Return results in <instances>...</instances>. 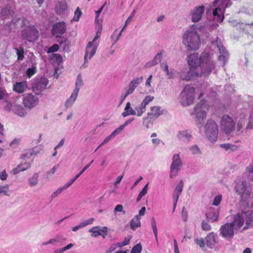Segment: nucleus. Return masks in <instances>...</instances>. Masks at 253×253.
<instances>
[{
  "label": "nucleus",
  "instance_id": "nucleus-1",
  "mask_svg": "<svg viewBox=\"0 0 253 253\" xmlns=\"http://www.w3.org/2000/svg\"><path fill=\"white\" fill-rule=\"evenodd\" d=\"M187 61L189 67L200 71L202 68L209 69L210 73L215 67V62L211 60L208 53L203 52L200 56L197 53L191 54L187 57Z\"/></svg>",
  "mask_w": 253,
  "mask_h": 253
},
{
  "label": "nucleus",
  "instance_id": "nucleus-2",
  "mask_svg": "<svg viewBox=\"0 0 253 253\" xmlns=\"http://www.w3.org/2000/svg\"><path fill=\"white\" fill-rule=\"evenodd\" d=\"M197 28V25H192L182 36V42L188 50L194 51L199 48L200 39Z\"/></svg>",
  "mask_w": 253,
  "mask_h": 253
},
{
  "label": "nucleus",
  "instance_id": "nucleus-3",
  "mask_svg": "<svg viewBox=\"0 0 253 253\" xmlns=\"http://www.w3.org/2000/svg\"><path fill=\"white\" fill-rule=\"evenodd\" d=\"M245 222V225L243 227V230L253 227V211H242L234 215V220L230 223L236 232L243 227Z\"/></svg>",
  "mask_w": 253,
  "mask_h": 253
},
{
  "label": "nucleus",
  "instance_id": "nucleus-4",
  "mask_svg": "<svg viewBox=\"0 0 253 253\" xmlns=\"http://www.w3.org/2000/svg\"><path fill=\"white\" fill-rule=\"evenodd\" d=\"M232 4L230 0H215L212 6L207 10V14L212 13L213 19L218 22H221L224 19V12L225 8Z\"/></svg>",
  "mask_w": 253,
  "mask_h": 253
},
{
  "label": "nucleus",
  "instance_id": "nucleus-5",
  "mask_svg": "<svg viewBox=\"0 0 253 253\" xmlns=\"http://www.w3.org/2000/svg\"><path fill=\"white\" fill-rule=\"evenodd\" d=\"M208 110L209 105L204 100H202L194 107V114L196 116L195 121L197 126L199 128L203 126V123Z\"/></svg>",
  "mask_w": 253,
  "mask_h": 253
},
{
  "label": "nucleus",
  "instance_id": "nucleus-6",
  "mask_svg": "<svg viewBox=\"0 0 253 253\" xmlns=\"http://www.w3.org/2000/svg\"><path fill=\"white\" fill-rule=\"evenodd\" d=\"M210 74V70L209 69L202 68L200 71L196 68L189 67V70L188 71L184 69L180 71L179 77L181 80L183 81H189L196 77L208 76Z\"/></svg>",
  "mask_w": 253,
  "mask_h": 253
},
{
  "label": "nucleus",
  "instance_id": "nucleus-7",
  "mask_svg": "<svg viewBox=\"0 0 253 253\" xmlns=\"http://www.w3.org/2000/svg\"><path fill=\"white\" fill-rule=\"evenodd\" d=\"M195 98V88L190 85H186L179 96L180 103L187 106L192 104Z\"/></svg>",
  "mask_w": 253,
  "mask_h": 253
},
{
  "label": "nucleus",
  "instance_id": "nucleus-8",
  "mask_svg": "<svg viewBox=\"0 0 253 253\" xmlns=\"http://www.w3.org/2000/svg\"><path fill=\"white\" fill-rule=\"evenodd\" d=\"M205 132L210 141L212 143L216 141L218 129L216 123L211 120H208L205 126Z\"/></svg>",
  "mask_w": 253,
  "mask_h": 253
},
{
  "label": "nucleus",
  "instance_id": "nucleus-9",
  "mask_svg": "<svg viewBox=\"0 0 253 253\" xmlns=\"http://www.w3.org/2000/svg\"><path fill=\"white\" fill-rule=\"evenodd\" d=\"M221 130L226 134H229L235 128V123L233 119L229 116L223 115L220 121Z\"/></svg>",
  "mask_w": 253,
  "mask_h": 253
},
{
  "label": "nucleus",
  "instance_id": "nucleus-10",
  "mask_svg": "<svg viewBox=\"0 0 253 253\" xmlns=\"http://www.w3.org/2000/svg\"><path fill=\"white\" fill-rule=\"evenodd\" d=\"M218 38L216 41L212 42V46L214 48H216L218 50L220 55L218 57V60L221 62V64L224 66L228 58V53L225 48L223 46L220 41H218Z\"/></svg>",
  "mask_w": 253,
  "mask_h": 253
},
{
  "label": "nucleus",
  "instance_id": "nucleus-11",
  "mask_svg": "<svg viewBox=\"0 0 253 253\" xmlns=\"http://www.w3.org/2000/svg\"><path fill=\"white\" fill-rule=\"evenodd\" d=\"M22 37L30 42L36 41L39 37V31L34 26L25 27L22 32Z\"/></svg>",
  "mask_w": 253,
  "mask_h": 253
},
{
  "label": "nucleus",
  "instance_id": "nucleus-12",
  "mask_svg": "<svg viewBox=\"0 0 253 253\" xmlns=\"http://www.w3.org/2000/svg\"><path fill=\"white\" fill-rule=\"evenodd\" d=\"M23 103L26 108L31 109L39 103L38 95L36 93H25L23 95Z\"/></svg>",
  "mask_w": 253,
  "mask_h": 253
},
{
  "label": "nucleus",
  "instance_id": "nucleus-13",
  "mask_svg": "<svg viewBox=\"0 0 253 253\" xmlns=\"http://www.w3.org/2000/svg\"><path fill=\"white\" fill-rule=\"evenodd\" d=\"M235 190L236 193L242 195V200L247 201L251 195V192L247 189V183L244 180H238L236 182Z\"/></svg>",
  "mask_w": 253,
  "mask_h": 253
},
{
  "label": "nucleus",
  "instance_id": "nucleus-14",
  "mask_svg": "<svg viewBox=\"0 0 253 253\" xmlns=\"http://www.w3.org/2000/svg\"><path fill=\"white\" fill-rule=\"evenodd\" d=\"M182 165V163L179 154H174L172 157V162L170 167V178H172L177 175Z\"/></svg>",
  "mask_w": 253,
  "mask_h": 253
},
{
  "label": "nucleus",
  "instance_id": "nucleus-15",
  "mask_svg": "<svg viewBox=\"0 0 253 253\" xmlns=\"http://www.w3.org/2000/svg\"><path fill=\"white\" fill-rule=\"evenodd\" d=\"M98 46V43L93 44L92 42H88L85 48V53L84 56V63L83 66L85 68L87 67V59H90L95 54Z\"/></svg>",
  "mask_w": 253,
  "mask_h": 253
},
{
  "label": "nucleus",
  "instance_id": "nucleus-16",
  "mask_svg": "<svg viewBox=\"0 0 253 253\" xmlns=\"http://www.w3.org/2000/svg\"><path fill=\"white\" fill-rule=\"evenodd\" d=\"M234 229L231 223H226L220 228V231L221 236L226 239L233 238L234 233Z\"/></svg>",
  "mask_w": 253,
  "mask_h": 253
},
{
  "label": "nucleus",
  "instance_id": "nucleus-17",
  "mask_svg": "<svg viewBox=\"0 0 253 253\" xmlns=\"http://www.w3.org/2000/svg\"><path fill=\"white\" fill-rule=\"evenodd\" d=\"M205 10L204 5L195 7L191 10L190 12L191 21L194 23L199 21L203 15Z\"/></svg>",
  "mask_w": 253,
  "mask_h": 253
},
{
  "label": "nucleus",
  "instance_id": "nucleus-18",
  "mask_svg": "<svg viewBox=\"0 0 253 253\" xmlns=\"http://www.w3.org/2000/svg\"><path fill=\"white\" fill-rule=\"evenodd\" d=\"M154 99V97L150 95H147L143 99L141 103L138 106L135 107L137 111V116H141L146 111V106Z\"/></svg>",
  "mask_w": 253,
  "mask_h": 253
},
{
  "label": "nucleus",
  "instance_id": "nucleus-19",
  "mask_svg": "<svg viewBox=\"0 0 253 253\" xmlns=\"http://www.w3.org/2000/svg\"><path fill=\"white\" fill-rule=\"evenodd\" d=\"M219 213V208L210 207L206 214L207 218L211 222L217 220Z\"/></svg>",
  "mask_w": 253,
  "mask_h": 253
},
{
  "label": "nucleus",
  "instance_id": "nucleus-20",
  "mask_svg": "<svg viewBox=\"0 0 253 253\" xmlns=\"http://www.w3.org/2000/svg\"><path fill=\"white\" fill-rule=\"evenodd\" d=\"M183 185H184L183 182L182 180H181L179 181V183L177 184V185L176 186V187L175 188V189L173 191V192L172 194L173 199L174 200L173 211H174L175 209L176 208V205H177V202H178V200L179 199V195L182 191Z\"/></svg>",
  "mask_w": 253,
  "mask_h": 253
},
{
  "label": "nucleus",
  "instance_id": "nucleus-21",
  "mask_svg": "<svg viewBox=\"0 0 253 253\" xmlns=\"http://www.w3.org/2000/svg\"><path fill=\"white\" fill-rule=\"evenodd\" d=\"M177 138L186 143H189L192 138L191 131L187 129L179 131L176 135Z\"/></svg>",
  "mask_w": 253,
  "mask_h": 253
},
{
  "label": "nucleus",
  "instance_id": "nucleus-22",
  "mask_svg": "<svg viewBox=\"0 0 253 253\" xmlns=\"http://www.w3.org/2000/svg\"><path fill=\"white\" fill-rule=\"evenodd\" d=\"M66 30V26L65 23L64 22H59L53 25L52 29V33L53 35L58 37V35L63 34Z\"/></svg>",
  "mask_w": 253,
  "mask_h": 253
},
{
  "label": "nucleus",
  "instance_id": "nucleus-23",
  "mask_svg": "<svg viewBox=\"0 0 253 253\" xmlns=\"http://www.w3.org/2000/svg\"><path fill=\"white\" fill-rule=\"evenodd\" d=\"M161 68L163 71L166 73L168 78L169 79H173L177 75H179V72H178L172 68L169 69V66L166 62H163L161 64Z\"/></svg>",
  "mask_w": 253,
  "mask_h": 253
},
{
  "label": "nucleus",
  "instance_id": "nucleus-24",
  "mask_svg": "<svg viewBox=\"0 0 253 253\" xmlns=\"http://www.w3.org/2000/svg\"><path fill=\"white\" fill-rule=\"evenodd\" d=\"M163 113V110L159 106H155L150 108V111L147 113V116L151 119H156Z\"/></svg>",
  "mask_w": 253,
  "mask_h": 253
},
{
  "label": "nucleus",
  "instance_id": "nucleus-25",
  "mask_svg": "<svg viewBox=\"0 0 253 253\" xmlns=\"http://www.w3.org/2000/svg\"><path fill=\"white\" fill-rule=\"evenodd\" d=\"M88 231L91 233V236L92 237H96L98 236L102 235V233L106 234L107 228L106 227H103L101 229L100 226H94L90 229Z\"/></svg>",
  "mask_w": 253,
  "mask_h": 253
},
{
  "label": "nucleus",
  "instance_id": "nucleus-26",
  "mask_svg": "<svg viewBox=\"0 0 253 253\" xmlns=\"http://www.w3.org/2000/svg\"><path fill=\"white\" fill-rule=\"evenodd\" d=\"M65 240V238L63 236L60 234L56 235L54 238L49 239L47 241L43 242L42 243V246L48 245H55L56 243H61Z\"/></svg>",
  "mask_w": 253,
  "mask_h": 253
},
{
  "label": "nucleus",
  "instance_id": "nucleus-27",
  "mask_svg": "<svg viewBox=\"0 0 253 253\" xmlns=\"http://www.w3.org/2000/svg\"><path fill=\"white\" fill-rule=\"evenodd\" d=\"M143 78H137L132 80L128 85V89L127 91V94H131L135 88L142 82Z\"/></svg>",
  "mask_w": 253,
  "mask_h": 253
},
{
  "label": "nucleus",
  "instance_id": "nucleus-28",
  "mask_svg": "<svg viewBox=\"0 0 253 253\" xmlns=\"http://www.w3.org/2000/svg\"><path fill=\"white\" fill-rule=\"evenodd\" d=\"M205 241L207 246L211 249H213L217 242L213 232L209 233L206 237Z\"/></svg>",
  "mask_w": 253,
  "mask_h": 253
},
{
  "label": "nucleus",
  "instance_id": "nucleus-29",
  "mask_svg": "<svg viewBox=\"0 0 253 253\" xmlns=\"http://www.w3.org/2000/svg\"><path fill=\"white\" fill-rule=\"evenodd\" d=\"M48 82L47 79L45 78H41L36 82L34 88L38 90L42 91L46 88Z\"/></svg>",
  "mask_w": 253,
  "mask_h": 253
},
{
  "label": "nucleus",
  "instance_id": "nucleus-30",
  "mask_svg": "<svg viewBox=\"0 0 253 253\" xmlns=\"http://www.w3.org/2000/svg\"><path fill=\"white\" fill-rule=\"evenodd\" d=\"M27 88V83L26 81L16 82L13 85V90L17 93H23Z\"/></svg>",
  "mask_w": 253,
  "mask_h": 253
},
{
  "label": "nucleus",
  "instance_id": "nucleus-31",
  "mask_svg": "<svg viewBox=\"0 0 253 253\" xmlns=\"http://www.w3.org/2000/svg\"><path fill=\"white\" fill-rule=\"evenodd\" d=\"M68 8L67 2L65 0H59L55 6V11L57 14H61Z\"/></svg>",
  "mask_w": 253,
  "mask_h": 253
},
{
  "label": "nucleus",
  "instance_id": "nucleus-32",
  "mask_svg": "<svg viewBox=\"0 0 253 253\" xmlns=\"http://www.w3.org/2000/svg\"><path fill=\"white\" fill-rule=\"evenodd\" d=\"M163 57L162 52H161L160 53H157L154 57L152 61L148 62L145 64L146 68H149L154 66L156 65L159 62H161Z\"/></svg>",
  "mask_w": 253,
  "mask_h": 253
},
{
  "label": "nucleus",
  "instance_id": "nucleus-33",
  "mask_svg": "<svg viewBox=\"0 0 253 253\" xmlns=\"http://www.w3.org/2000/svg\"><path fill=\"white\" fill-rule=\"evenodd\" d=\"M31 167V163L29 162H25L22 164H20L18 166L13 169L11 171V172L13 174H16L18 173L20 171H24L29 168H30Z\"/></svg>",
  "mask_w": 253,
  "mask_h": 253
},
{
  "label": "nucleus",
  "instance_id": "nucleus-34",
  "mask_svg": "<svg viewBox=\"0 0 253 253\" xmlns=\"http://www.w3.org/2000/svg\"><path fill=\"white\" fill-rule=\"evenodd\" d=\"M136 109H133L131 107V104L129 102H128L125 108L124 111L122 113V115L124 117H126L129 115H135L137 114Z\"/></svg>",
  "mask_w": 253,
  "mask_h": 253
},
{
  "label": "nucleus",
  "instance_id": "nucleus-35",
  "mask_svg": "<svg viewBox=\"0 0 253 253\" xmlns=\"http://www.w3.org/2000/svg\"><path fill=\"white\" fill-rule=\"evenodd\" d=\"M78 94L73 92L69 98L65 102L64 106L66 109L71 108L77 99Z\"/></svg>",
  "mask_w": 253,
  "mask_h": 253
},
{
  "label": "nucleus",
  "instance_id": "nucleus-36",
  "mask_svg": "<svg viewBox=\"0 0 253 253\" xmlns=\"http://www.w3.org/2000/svg\"><path fill=\"white\" fill-rule=\"evenodd\" d=\"M13 110L15 114L20 117H24L27 114V112L21 105H13Z\"/></svg>",
  "mask_w": 253,
  "mask_h": 253
},
{
  "label": "nucleus",
  "instance_id": "nucleus-37",
  "mask_svg": "<svg viewBox=\"0 0 253 253\" xmlns=\"http://www.w3.org/2000/svg\"><path fill=\"white\" fill-rule=\"evenodd\" d=\"M84 82L81 74H79L77 76L76 81L75 83V88L74 89V92L78 94L80 88L83 86Z\"/></svg>",
  "mask_w": 253,
  "mask_h": 253
},
{
  "label": "nucleus",
  "instance_id": "nucleus-38",
  "mask_svg": "<svg viewBox=\"0 0 253 253\" xmlns=\"http://www.w3.org/2000/svg\"><path fill=\"white\" fill-rule=\"evenodd\" d=\"M140 217L139 215H136L132 218L130 222V225L131 229L135 230L137 227L140 226Z\"/></svg>",
  "mask_w": 253,
  "mask_h": 253
},
{
  "label": "nucleus",
  "instance_id": "nucleus-39",
  "mask_svg": "<svg viewBox=\"0 0 253 253\" xmlns=\"http://www.w3.org/2000/svg\"><path fill=\"white\" fill-rule=\"evenodd\" d=\"M14 49L16 52V53L17 55V60L22 61L24 59V48L20 46L19 48L18 47H14Z\"/></svg>",
  "mask_w": 253,
  "mask_h": 253
},
{
  "label": "nucleus",
  "instance_id": "nucleus-40",
  "mask_svg": "<svg viewBox=\"0 0 253 253\" xmlns=\"http://www.w3.org/2000/svg\"><path fill=\"white\" fill-rule=\"evenodd\" d=\"M38 178L39 173H35L31 178L29 179L28 182L31 187L35 186L38 184Z\"/></svg>",
  "mask_w": 253,
  "mask_h": 253
},
{
  "label": "nucleus",
  "instance_id": "nucleus-41",
  "mask_svg": "<svg viewBox=\"0 0 253 253\" xmlns=\"http://www.w3.org/2000/svg\"><path fill=\"white\" fill-rule=\"evenodd\" d=\"M35 62H32V65L31 68H29L26 72V74L29 78H31L33 75L36 73L37 67Z\"/></svg>",
  "mask_w": 253,
  "mask_h": 253
},
{
  "label": "nucleus",
  "instance_id": "nucleus-42",
  "mask_svg": "<svg viewBox=\"0 0 253 253\" xmlns=\"http://www.w3.org/2000/svg\"><path fill=\"white\" fill-rule=\"evenodd\" d=\"M151 226L156 239L158 242V229L156 225V221L154 217L151 219Z\"/></svg>",
  "mask_w": 253,
  "mask_h": 253
},
{
  "label": "nucleus",
  "instance_id": "nucleus-43",
  "mask_svg": "<svg viewBox=\"0 0 253 253\" xmlns=\"http://www.w3.org/2000/svg\"><path fill=\"white\" fill-rule=\"evenodd\" d=\"M35 154H36V153H35L34 149H29L22 154L21 158L25 160H27V159Z\"/></svg>",
  "mask_w": 253,
  "mask_h": 253
},
{
  "label": "nucleus",
  "instance_id": "nucleus-44",
  "mask_svg": "<svg viewBox=\"0 0 253 253\" xmlns=\"http://www.w3.org/2000/svg\"><path fill=\"white\" fill-rule=\"evenodd\" d=\"M12 11L7 7L3 8L1 9L0 14L4 18L10 16L12 14Z\"/></svg>",
  "mask_w": 253,
  "mask_h": 253
},
{
  "label": "nucleus",
  "instance_id": "nucleus-45",
  "mask_svg": "<svg viewBox=\"0 0 253 253\" xmlns=\"http://www.w3.org/2000/svg\"><path fill=\"white\" fill-rule=\"evenodd\" d=\"M189 150L193 155H201L202 152L197 145H194L189 148Z\"/></svg>",
  "mask_w": 253,
  "mask_h": 253
},
{
  "label": "nucleus",
  "instance_id": "nucleus-46",
  "mask_svg": "<svg viewBox=\"0 0 253 253\" xmlns=\"http://www.w3.org/2000/svg\"><path fill=\"white\" fill-rule=\"evenodd\" d=\"M142 246L140 243L135 245L132 249L130 253H140L142 251Z\"/></svg>",
  "mask_w": 253,
  "mask_h": 253
},
{
  "label": "nucleus",
  "instance_id": "nucleus-47",
  "mask_svg": "<svg viewBox=\"0 0 253 253\" xmlns=\"http://www.w3.org/2000/svg\"><path fill=\"white\" fill-rule=\"evenodd\" d=\"M82 14V12L79 7H77L74 13V16L72 19L73 21H78Z\"/></svg>",
  "mask_w": 253,
  "mask_h": 253
},
{
  "label": "nucleus",
  "instance_id": "nucleus-48",
  "mask_svg": "<svg viewBox=\"0 0 253 253\" xmlns=\"http://www.w3.org/2000/svg\"><path fill=\"white\" fill-rule=\"evenodd\" d=\"M135 12H136V10L135 9H134V10H133L132 11V12H131V15L130 16H129V17L126 19V21L125 22V25L124 26V27L122 28V31H124L126 27L127 26L128 24L131 21L132 18H133L134 15H135Z\"/></svg>",
  "mask_w": 253,
  "mask_h": 253
},
{
  "label": "nucleus",
  "instance_id": "nucleus-49",
  "mask_svg": "<svg viewBox=\"0 0 253 253\" xmlns=\"http://www.w3.org/2000/svg\"><path fill=\"white\" fill-rule=\"evenodd\" d=\"M94 218H90L89 219H88L87 220H85L82 222H81V224L83 228L84 227L88 225L91 224L93 223V222L94 221Z\"/></svg>",
  "mask_w": 253,
  "mask_h": 253
},
{
  "label": "nucleus",
  "instance_id": "nucleus-50",
  "mask_svg": "<svg viewBox=\"0 0 253 253\" xmlns=\"http://www.w3.org/2000/svg\"><path fill=\"white\" fill-rule=\"evenodd\" d=\"M194 242L196 244L198 245L201 248H203L205 246V242L203 238H197L194 240Z\"/></svg>",
  "mask_w": 253,
  "mask_h": 253
},
{
  "label": "nucleus",
  "instance_id": "nucleus-51",
  "mask_svg": "<svg viewBox=\"0 0 253 253\" xmlns=\"http://www.w3.org/2000/svg\"><path fill=\"white\" fill-rule=\"evenodd\" d=\"M222 199L221 195H217L215 196L212 202V205L217 206L220 203Z\"/></svg>",
  "mask_w": 253,
  "mask_h": 253
},
{
  "label": "nucleus",
  "instance_id": "nucleus-52",
  "mask_svg": "<svg viewBox=\"0 0 253 253\" xmlns=\"http://www.w3.org/2000/svg\"><path fill=\"white\" fill-rule=\"evenodd\" d=\"M63 191V190L61 188V187L59 188L56 191L51 194L50 197L51 201H52L55 198L57 197Z\"/></svg>",
  "mask_w": 253,
  "mask_h": 253
},
{
  "label": "nucleus",
  "instance_id": "nucleus-53",
  "mask_svg": "<svg viewBox=\"0 0 253 253\" xmlns=\"http://www.w3.org/2000/svg\"><path fill=\"white\" fill-rule=\"evenodd\" d=\"M59 49V46L57 44H54L52 46L49 47L47 52L48 53H53L57 51Z\"/></svg>",
  "mask_w": 253,
  "mask_h": 253
},
{
  "label": "nucleus",
  "instance_id": "nucleus-54",
  "mask_svg": "<svg viewBox=\"0 0 253 253\" xmlns=\"http://www.w3.org/2000/svg\"><path fill=\"white\" fill-rule=\"evenodd\" d=\"M201 226L204 231H210L211 229V225L206 221H203L202 222Z\"/></svg>",
  "mask_w": 253,
  "mask_h": 253
},
{
  "label": "nucleus",
  "instance_id": "nucleus-55",
  "mask_svg": "<svg viewBox=\"0 0 253 253\" xmlns=\"http://www.w3.org/2000/svg\"><path fill=\"white\" fill-rule=\"evenodd\" d=\"M149 118H148V117H144L143 118V123H142V124L143 125L145 126L147 128H149L150 126V124H151V120H149Z\"/></svg>",
  "mask_w": 253,
  "mask_h": 253
},
{
  "label": "nucleus",
  "instance_id": "nucleus-56",
  "mask_svg": "<svg viewBox=\"0 0 253 253\" xmlns=\"http://www.w3.org/2000/svg\"><path fill=\"white\" fill-rule=\"evenodd\" d=\"M59 164L55 165L52 169H51L50 170L47 171V174L48 175H51L55 172V171L59 168Z\"/></svg>",
  "mask_w": 253,
  "mask_h": 253
},
{
  "label": "nucleus",
  "instance_id": "nucleus-57",
  "mask_svg": "<svg viewBox=\"0 0 253 253\" xmlns=\"http://www.w3.org/2000/svg\"><path fill=\"white\" fill-rule=\"evenodd\" d=\"M148 189V184H146L141 191L140 192L139 194L141 196L143 197L144 195L146 194L147 193V190Z\"/></svg>",
  "mask_w": 253,
  "mask_h": 253
},
{
  "label": "nucleus",
  "instance_id": "nucleus-58",
  "mask_svg": "<svg viewBox=\"0 0 253 253\" xmlns=\"http://www.w3.org/2000/svg\"><path fill=\"white\" fill-rule=\"evenodd\" d=\"M114 212H123L124 214L126 213L125 211H123V207L122 205H117L114 209Z\"/></svg>",
  "mask_w": 253,
  "mask_h": 253
},
{
  "label": "nucleus",
  "instance_id": "nucleus-59",
  "mask_svg": "<svg viewBox=\"0 0 253 253\" xmlns=\"http://www.w3.org/2000/svg\"><path fill=\"white\" fill-rule=\"evenodd\" d=\"M7 177V174L5 171V170H3L0 173V178L2 180H5Z\"/></svg>",
  "mask_w": 253,
  "mask_h": 253
},
{
  "label": "nucleus",
  "instance_id": "nucleus-60",
  "mask_svg": "<svg viewBox=\"0 0 253 253\" xmlns=\"http://www.w3.org/2000/svg\"><path fill=\"white\" fill-rule=\"evenodd\" d=\"M131 239V236L126 237L123 242V244L125 246L129 244L130 239Z\"/></svg>",
  "mask_w": 253,
  "mask_h": 253
},
{
  "label": "nucleus",
  "instance_id": "nucleus-61",
  "mask_svg": "<svg viewBox=\"0 0 253 253\" xmlns=\"http://www.w3.org/2000/svg\"><path fill=\"white\" fill-rule=\"evenodd\" d=\"M64 142L65 139L64 138H62L59 142V144L54 147V150H57L59 147H62L64 144Z\"/></svg>",
  "mask_w": 253,
  "mask_h": 253
},
{
  "label": "nucleus",
  "instance_id": "nucleus-62",
  "mask_svg": "<svg viewBox=\"0 0 253 253\" xmlns=\"http://www.w3.org/2000/svg\"><path fill=\"white\" fill-rule=\"evenodd\" d=\"M0 193H2L4 195L7 196H9L10 194L9 193L4 190V187H2V186H0Z\"/></svg>",
  "mask_w": 253,
  "mask_h": 253
},
{
  "label": "nucleus",
  "instance_id": "nucleus-63",
  "mask_svg": "<svg viewBox=\"0 0 253 253\" xmlns=\"http://www.w3.org/2000/svg\"><path fill=\"white\" fill-rule=\"evenodd\" d=\"M134 120V118H130L129 119H128L127 120H126L125 123L122 125V126H123V127L125 128V127H126V126H127L128 125H129V124H130L132 122H133V121Z\"/></svg>",
  "mask_w": 253,
  "mask_h": 253
},
{
  "label": "nucleus",
  "instance_id": "nucleus-64",
  "mask_svg": "<svg viewBox=\"0 0 253 253\" xmlns=\"http://www.w3.org/2000/svg\"><path fill=\"white\" fill-rule=\"evenodd\" d=\"M74 182L70 180V181L67 182L66 184H65L63 187H61V188L63 190V191L68 187H69Z\"/></svg>",
  "mask_w": 253,
  "mask_h": 253
}]
</instances>
